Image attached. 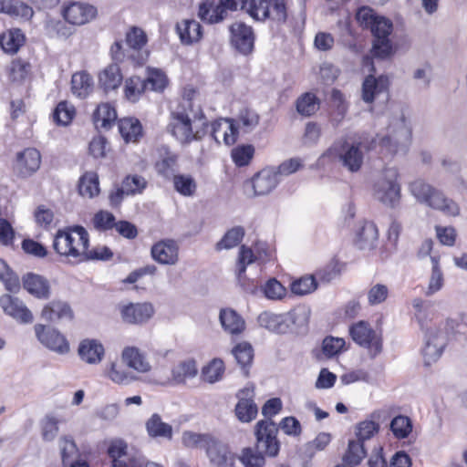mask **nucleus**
<instances>
[{
  "instance_id": "obj_1",
  "label": "nucleus",
  "mask_w": 467,
  "mask_h": 467,
  "mask_svg": "<svg viewBox=\"0 0 467 467\" xmlns=\"http://www.w3.org/2000/svg\"><path fill=\"white\" fill-rule=\"evenodd\" d=\"M182 111L173 112L168 126L169 131L182 143L202 139L208 132L209 124L199 105L184 98Z\"/></svg>"
},
{
  "instance_id": "obj_2",
  "label": "nucleus",
  "mask_w": 467,
  "mask_h": 467,
  "mask_svg": "<svg viewBox=\"0 0 467 467\" xmlns=\"http://www.w3.org/2000/svg\"><path fill=\"white\" fill-rule=\"evenodd\" d=\"M358 24L369 28L373 40L372 52L377 57L386 58L392 55L393 46L389 36L393 31V24L389 18L379 16L372 8L362 6L356 14Z\"/></svg>"
},
{
  "instance_id": "obj_3",
  "label": "nucleus",
  "mask_w": 467,
  "mask_h": 467,
  "mask_svg": "<svg viewBox=\"0 0 467 467\" xmlns=\"http://www.w3.org/2000/svg\"><path fill=\"white\" fill-rule=\"evenodd\" d=\"M88 234L82 226H74L59 230L53 241V248L57 254L68 259L69 262L80 263L87 261Z\"/></svg>"
},
{
  "instance_id": "obj_4",
  "label": "nucleus",
  "mask_w": 467,
  "mask_h": 467,
  "mask_svg": "<svg viewBox=\"0 0 467 467\" xmlns=\"http://www.w3.org/2000/svg\"><path fill=\"white\" fill-rule=\"evenodd\" d=\"M310 311L306 306H296L289 312L275 314L270 311L262 312L257 322L261 327L275 334L299 332L309 319Z\"/></svg>"
},
{
  "instance_id": "obj_5",
  "label": "nucleus",
  "mask_w": 467,
  "mask_h": 467,
  "mask_svg": "<svg viewBox=\"0 0 467 467\" xmlns=\"http://www.w3.org/2000/svg\"><path fill=\"white\" fill-rule=\"evenodd\" d=\"M411 127L403 113L391 119L385 135H378L377 141L380 152L387 156H394L405 151L411 140Z\"/></svg>"
},
{
  "instance_id": "obj_6",
  "label": "nucleus",
  "mask_w": 467,
  "mask_h": 467,
  "mask_svg": "<svg viewBox=\"0 0 467 467\" xmlns=\"http://www.w3.org/2000/svg\"><path fill=\"white\" fill-rule=\"evenodd\" d=\"M410 192L416 200L430 208L442 212L447 215L456 216L460 213L458 204L421 179L410 184Z\"/></svg>"
},
{
  "instance_id": "obj_7",
  "label": "nucleus",
  "mask_w": 467,
  "mask_h": 467,
  "mask_svg": "<svg viewBox=\"0 0 467 467\" xmlns=\"http://www.w3.org/2000/svg\"><path fill=\"white\" fill-rule=\"evenodd\" d=\"M418 321L421 330L424 332V347L422 354L427 365L437 361L448 342V335L445 326H437L431 320H423L421 317H418Z\"/></svg>"
},
{
  "instance_id": "obj_8",
  "label": "nucleus",
  "mask_w": 467,
  "mask_h": 467,
  "mask_svg": "<svg viewBox=\"0 0 467 467\" xmlns=\"http://www.w3.org/2000/svg\"><path fill=\"white\" fill-rule=\"evenodd\" d=\"M399 172L394 167H388L376 178L373 184V195L380 202L394 206L400 197V186L398 182Z\"/></svg>"
},
{
  "instance_id": "obj_9",
  "label": "nucleus",
  "mask_w": 467,
  "mask_h": 467,
  "mask_svg": "<svg viewBox=\"0 0 467 467\" xmlns=\"http://www.w3.org/2000/svg\"><path fill=\"white\" fill-rule=\"evenodd\" d=\"M338 159L349 171L356 172L360 170L364 153L360 143H351L346 140H339L323 153L322 158Z\"/></svg>"
},
{
  "instance_id": "obj_10",
  "label": "nucleus",
  "mask_w": 467,
  "mask_h": 467,
  "mask_svg": "<svg viewBox=\"0 0 467 467\" xmlns=\"http://www.w3.org/2000/svg\"><path fill=\"white\" fill-rule=\"evenodd\" d=\"M278 427L272 420H261L254 426L256 449L268 457H275L280 451Z\"/></svg>"
},
{
  "instance_id": "obj_11",
  "label": "nucleus",
  "mask_w": 467,
  "mask_h": 467,
  "mask_svg": "<svg viewBox=\"0 0 467 467\" xmlns=\"http://www.w3.org/2000/svg\"><path fill=\"white\" fill-rule=\"evenodd\" d=\"M349 334L355 343L365 348L374 358L382 351V337L366 321H358L349 327Z\"/></svg>"
},
{
  "instance_id": "obj_12",
  "label": "nucleus",
  "mask_w": 467,
  "mask_h": 467,
  "mask_svg": "<svg viewBox=\"0 0 467 467\" xmlns=\"http://www.w3.org/2000/svg\"><path fill=\"white\" fill-rule=\"evenodd\" d=\"M248 14L255 20L270 18L284 22L286 19V8L284 0H250Z\"/></svg>"
},
{
  "instance_id": "obj_13",
  "label": "nucleus",
  "mask_w": 467,
  "mask_h": 467,
  "mask_svg": "<svg viewBox=\"0 0 467 467\" xmlns=\"http://www.w3.org/2000/svg\"><path fill=\"white\" fill-rule=\"evenodd\" d=\"M34 329L39 342L48 349L60 355L69 351L67 339L57 329L42 324L35 325Z\"/></svg>"
},
{
  "instance_id": "obj_14",
  "label": "nucleus",
  "mask_w": 467,
  "mask_h": 467,
  "mask_svg": "<svg viewBox=\"0 0 467 467\" xmlns=\"http://www.w3.org/2000/svg\"><path fill=\"white\" fill-rule=\"evenodd\" d=\"M121 320L130 325H142L147 323L154 315L152 304L130 303L119 306Z\"/></svg>"
},
{
  "instance_id": "obj_15",
  "label": "nucleus",
  "mask_w": 467,
  "mask_h": 467,
  "mask_svg": "<svg viewBox=\"0 0 467 467\" xmlns=\"http://www.w3.org/2000/svg\"><path fill=\"white\" fill-rule=\"evenodd\" d=\"M147 43V36L144 31L138 27H132L126 35V45L129 49L127 57L137 65L143 64L148 57L149 52L144 49Z\"/></svg>"
},
{
  "instance_id": "obj_16",
  "label": "nucleus",
  "mask_w": 467,
  "mask_h": 467,
  "mask_svg": "<svg viewBox=\"0 0 467 467\" xmlns=\"http://www.w3.org/2000/svg\"><path fill=\"white\" fill-rule=\"evenodd\" d=\"M254 389L251 385L244 387L238 394V402L234 411L237 419L242 422H250L258 413V408L254 401Z\"/></svg>"
},
{
  "instance_id": "obj_17",
  "label": "nucleus",
  "mask_w": 467,
  "mask_h": 467,
  "mask_svg": "<svg viewBox=\"0 0 467 467\" xmlns=\"http://www.w3.org/2000/svg\"><path fill=\"white\" fill-rule=\"evenodd\" d=\"M0 307L4 313L19 323L29 324L33 322V315L22 300L18 297L5 294L0 296Z\"/></svg>"
},
{
  "instance_id": "obj_18",
  "label": "nucleus",
  "mask_w": 467,
  "mask_h": 467,
  "mask_svg": "<svg viewBox=\"0 0 467 467\" xmlns=\"http://www.w3.org/2000/svg\"><path fill=\"white\" fill-rule=\"evenodd\" d=\"M205 452L213 467H234V453L227 444L214 437L210 441Z\"/></svg>"
},
{
  "instance_id": "obj_19",
  "label": "nucleus",
  "mask_w": 467,
  "mask_h": 467,
  "mask_svg": "<svg viewBox=\"0 0 467 467\" xmlns=\"http://www.w3.org/2000/svg\"><path fill=\"white\" fill-rule=\"evenodd\" d=\"M233 46L242 54L248 55L254 49V35L251 26L235 22L230 26Z\"/></svg>"
},
{
  "instance_id": "obj_20",
  "label": "nucleus",
  "mask_w": 467,
  "mask_h": 467,
  "mask_svg": "<svg viewBox=\"0 0 467 467\" xmlns=\"http://www.w3.org/2000/svg\"><path fill=\"white\" fill-rule=\"evenodd\" d=\"M40 163V152L36 149L27 148L17 153L14 170L18 176L26 178L34 174Z\"/></svg>"
},
{
  "instance_id": "obj_21",
  "label": "nucleus",
  "mask_w": 467,
  "mask_h": 467,
  "mask_svg": "<svg viewBox=\"0 0 467 467\" xmlns=\"http://www.w3.org/2000/svg\"><path fill=\"white\" fill-rule=\"evenodd\" d=\"M97 16V8L91 5L84 4L80 2L71 3L64 10L65 19L77 26H81L88 23L94 19Z\"/></svg>"
},
{
  "instance_id": "obj_22",
  "label": "nucleus",
  "mask_w": 467,
  "mask_h": 467,
  "mask_svg": "<svg viewBox=\"0 0 467 467\" xmlns=\"http://www.w3.org/2000/svg\"><path fill=\"white\" fill-rule=\"evenodd\" d=\"M154 261L161 265H173L179 260V247L173 240H162L152 245L150 250Z\"/></svg>"
},
{
  "instance_id": "obj_23",
  "label": "nucleus",
  "mask_w": 467,
  "mask_h": 467,
  "mask_svg": "<svg viewBox=\"0 0 467 467\" xmlns=\"http://www.w3.org/2000/svg\"><path fill=\"white\" fill-rule=\"evenodd\" d=\"M275 168L263 169L251 181L254 195H265L271 192L279 183Z\"/></svg>"
},
{
  "instance_id": "obj_24",
  "label": "nucleus",
  "mask_w": 467,
  "mask_h": 467,
  "mask_svg": "<svg viewBox=\"0 0 467 467\" xmlns=\"http://www.w3.org/2000/svg\"><path fill=\"white\" fill-rule=\"evenodd\" d=\"M122 362L129 368L139 373H148L151 370V365L146 354L137 347H126L121 352Z\"/></svg>"
},
{
  "instance_id": "obj_25",
  "label": "nucleus",
  "mask_w": 467,
  "mask_h": 467,
  "mask_svg": "<svg viewBox=\"0 0 467 467\" xmlns=\"http://www.w3.org/2000/svg\"><path fill=\"white\" fill-rule=\"evenodd\" d=\"M41 317L51 323L71 321L74 313L67 302L58 300L46 305L42 309Z\"/></svg>"
},
{
  "instance_id": "obj_26",
  "label": "nucleus",
  "mask_w": 467,
  "mask_h": 467,
  "mask_svg": "<svg viewBox=\"0 0 467 467\" xmlns=\"http://www.w3.org/2000/svg\"><path fill=\"white\" fill-rule=\"evenodd\" d=\"M123 81V75L119 66L112 63L99 74V87L105 93L117 90Z\"/></svg>"
},
{
  "instance_id": "obj_27",
  "label": "nucleus",
  "mask_w": 467,
  "mask_h": 467,
  "mask_svg": "<svg viewBox=\"0 0 467 467\" xmlns=\"http://www.w3.org/2000/svg\"><path fill=\"white\" fill-rule=\"evenodd\" d=\"M389 85V78L386 76H368L362 84V99L367 103H372L377 96L388 90Z\"/></svg>"
},
{
  "instance_id": "obj_28",
  "label": "nucleus",
  "mask_w": 467,
  "mask_h": 467,
  "mask_svg": "<svg viewBox=\"0 0 467 467\" xmlns=\"http://www.w3.org/2000/svg\"><path fill=\"white\" fill-rule=\"evenodd\" d=\"M78 355L88 364H99L103 359L105 349L97 339H83L78 346Z\"/></svg>"
},
{
  "instance_id": "obj_29",
  "label": "nucleus",
  "mask_w": 467,
  "mask_h": 467,
  "mask_svg": "<svg viewBox=\"0 0 467 467\" xmlns=\"http://www.w3.org/2000/svg\"><path fill=\"white\" fill-rule=\"evenodd\" d=\"M176 31L183 45L196 43L202 36V26L193 19H185L177 23Z\"/></svg>"
},
{
  "instance_id": "obj_30",
  "label": "nucleus",
  "mask_w": 467,
  "mask_h": 467,
  "mask_svg": "<svg viewBox=\"0 0 467 467\" xmlns=\"http://www.w3.org/2000/svg\"><path fill=\"white\" fill-rule=\"evenodd\" d=\"M24 288L32 296L39 299H47L50 296L48 281L36 274L29 273L23 278Z\"/></svg>"
},
{
  "instance_id": "obj_31",
  "label": "nucleus",
  "mask_w": 467,
  "mask_h": 467,
  "mask_svg": "<svg viewBox=\"0 0 467 467\" xmlns=\"http://www.w3.org/2000/svg\"><path fill=\"white\" fill-rule=\"evenodd\" d=\"M211 136L215 141L220 142L222 138L226 145H232L236 141V127L230 119H220L211 124Z\"/></svg>"
},
{
  "instance_id": "obj_32",
  "label": "nucleus",
  "mask_w": 467,
  "mask_h": 467,
  "mask_svg": "<svg viewBox=\"0 0 467 467\" xmlns=\"http://www.w3.org/2000/svg\"><path fill=\"white\" fill-rule=\"evenodd\" d=\"M219 319L223 330L230 335H239L245 329L244 318L232 308L221 309Z\"/></svg>"
},
{
  "instance_id": "obj_33",
  "label": "nucleus",
  "mask_w": 467,
  "mask_h": 467,
  "mask_svg": "<svg viewBox=\"0 0 467 467\" xmlns=\"http://www.w3.org/2000/svg\"><path fill=\"white\" fill-rule=\"evenodd\" d=\"M228 13L219 0L218 3L214 1H205L199 6V17L209 24H215L222 22L226 18Z\"/></svg>"
},
{
  "instance_id": "obj_34",
  "label": "nucleus",
  "mask_w": 467,
  "mask_h": 467,
  "mask_svg": "<svg viewBox=\"0 0 467 467\" xmlns=\"http://www.w3.org/2000/svg\"><path fill=\"white\" fill-rule=\"evenodd\" d=\"M158 152L159 160L155 163L157 172L167 179L173 177L177 168V156L165 146L159 148Z\"/></svg>"
},
{
  "instance_id": "obj_35",
  "label": "nucleus",
  "mask_w": 467,
  "mask_h": 467,
  "mask_svg": "<svg viewBox=\"0 0 467 467\" xmlns=\"http://www.w3.org/2000/svg\"><path fill=\"white\" fill-rule=\"evenodd\" d=\"M93 78L85 72H77L71 78V90L75 96L80 99H85L93 90Z\"/></svg>"
},
{
  "instance_id": "obj_36",
  "label": "nucleus",
  "mask_w": 467,
  "mask_h": 467,
  "mask_svg": "<svg viewBox=\"0 0 467 467\" xmlns=\"http://www.w3.org/2000/svg\"><path fill=\"white\" fill-rule=\"evenodd\" d=\"M367 451L361 441H349L343 462L336 467H355L366 457Z\"/></svg>"
},
{
  "instance_id": "obj_37",
  "label": "nucleus",
  "mask_w": 467,
  "mask_h": 467,
  "mask_svg": "<svg viewBox=\"0 0 467 467\" xmlns=\"http://www.w3.org/2000/svg\"><path fill=\"white\" fill-rule=\"evenodd\" d=\"M260 117L253 109H243L239 111L235 119H230V121L234 122L236 127V136L238 130H242L244 133L252 131L259 123Z\"/></svg>"
},
{
  "instance_id": "obj_38",
  "label": "nucleus",
  "mask_w": 467,
  "mask_h": 467,
  "mask_svg": "<svg viewBox=\"0 0 467 467\" xmlns=\"http://www.w3.org/2000/svg\"><path fill=\"white\" fill-rule=\"evenodd\" d=\"M378 236L376 225L373 223L368 222L363 224L358 233L356 244L359 249L371 250L376 246Z\"/></svg>"
},
{
  "instance_id": "obj_39",
  "label": "nucleus",
  "mask_w": 467,
  "mask_h": 467,
  "mask_svg": "<svg viewBox=\"0 0 467 467\" xmlns=\"http://www.w3.org/2000/svg\"><path fill=\"white\" fill-rule=\"evenodd\" d=\"M146 430L148 434L152 438L161 437L168 440H171L172 438L171 425L162 421L161 416L157 413L151 415L147 420Z\"/></svg>"
},
{
  "instance_id": "obj_40",
  "label": "nucleus",
  "mask_w": 467,
  "mask_h": 467,
  "mask_svg": "<svg viewBox=\"0 0 467 467\" xmlns=\"http://www.w3.org/2000/svg\"><path fill=\"white\" fill-rule=\"evenodd\" d=\"M25 36L20 29L13 28L0 36V46L6 53L14 54L23 46Z\"/></svg>"
},
{
  "instance_id": "obj_41",
  "label": "nucleus",
  "mask_w": 467,
  "mask_h": 467,
  "mask_svg": "<svg viewBox=\"0 0 467 467\" xmlns=\"http://www.w3.org/2000/svg\"><path fill=\"white\" fill-rule=\"evenodd\" d=\"M431 273L429 278V284L425 295L431 296L440 291L444 285L443 273L440 266V256L432 255L431 257Z\"/></svg>"
},
{
  "instance_id": "obj_42",
  "label": "nucleus",
  "mask_w": 467,
  "mask_h": 467,
  "mask_svg": "<svg viewBox=\"0 0 467 467\" xmlns=\"http://www.w3.org/2000/svg\"><path fill=\"white\" fill-rule=\"evenodd\" d=\"M232 353L244 371L245 376H248V368H250L254 359V348L248 342H242L237 344L232 350Z\"/></svg>"
},
{
  "instance_id": "obj_43",
  "label": "nucleus",
  "mask_w": 467,
  "mask_h": 467,
  "mask_svg": "<svg viewBox=\"0 0 467 467\" xmlns=\"http://www.w3.org/2000/svg\"><path fill=\"white\" fill-rule=\"evenodd\" d=\"M99 176L94 171L85 172L78 182V192L84 197L93 198L99 193Z\"/></svg>"
},
{
  "instance_id": "obj_44",
  "label": "nucleus",
  "mask_w": 467,
  "mask_h": 467,
  "mask_svg": "<svg viewBox=\"0 0 467 467\" xmlns=\"http://www.w3.org/2000/svg\"><path fill=\"white\" fill-rule=\"evenodd\" d=\"M117 119V112L109 103L98 106L93 115V120L97 129L108 130Z\"/></svg>"
},
{
  "instance_id": "obj_45",
  "label": "nucleus",
  "mask_w": 467,
  "mask_h": 467,
  "mask_svg": "<svg viewBox=\"0 0 467 467\" xmlns=\"http://www.w3.org/2000/svg\"><path fill=\"white\" fill-rule=\"evenodd\" d=\"M106 376L114 383L119 385H129L136 380L138 377L127 368L116 362L110 363L106 371Z\"/></svg>"
},
{
  "instance_id": "obj_46",
  "label": "nucleus",
  "mask_w": 467,
  "mask_h": 467,
  "mask_svg": "<svg viewBox=\"0 0 467 467\" xmlns=\"http://www.w3.org/2000/svg\"><path fill=\"white\" fill-rule=\"evenodd\" d=\"M119 130L126 142L137 141L142 132L140 122L133 118L119 119Z\"/></svg>"
},
{
  "instance_id": "obj_47",
  "label": "nucleus",
  "mask_w": 467,
  "mask_h": 467,
  "mask_svg": "<svg viewBox=\"0 0 467 467\" xmlns=\"http://www.w3.org/2000/svg\"><path fill=\"white\" fill-rule=\"evenodd\" d=\"M198 368L196 361L192 358L179 362L171 370L172 379L177 383H182L186 379L194 378Z\"/></svg>"
},
{
  "instance_id": "obj_48",
  "label": "nucleus",
  "mask_w": 467,
  "mask_h": 467,
  "mask_svg": "<svg viewBox=\"0 0 467 467\" xmlns=\"http://www.w3.org/2000/svg\"><path fill=\"white\" fill-rule=\"evenodd\" d=\"M62 463L67 466L75 461L79 460V451L74 440L68 436H63L58 441Z\"/></svg>"
},
{
  "instance_id": "obj_49",
  "label": "nucleus",
  "mask_w": 467,
  "mask_h": 467,
  "mask_svg": "<svg viewBox=\"0 0 467 467\" xmlns=\"http://www.w3.org/2000/svg\"><path fill=\"white\" fill-rule=\"evenodd\" d=\"M331 102L333 107L331 111V122L334 126H337L344 119L348 111V106L343 94L337 89L332 90Z\"/></svg>"
},
{
  "instance_id": "obj_50",
  "label": "nucleus",
  "mask_w": 467,
  "mask_h": 467,
  "mask_svg": "<svg viewBox=\"0 0 467 467\" xmlns=\"http://www.w3.org/2000/svg\"><path fill=\"white\" fill-rule=\"evenodd\" d=\"M145 90L147 84L140 77L132 76L125 80L124 95L128 100L136 102Z\"/></svg>"
},
{
  "instance_id": "obj_51",
  "label": "nucleus",
  "mask_w": 467,
  "mask_h": 467,
  "mask_svg": "<svg viewBox=\"0 0 467 467\" xmlns=\"http://www.w3.org/2000/svg\"><path fill=\"white\" fill-rule=\"evenodd\" d=\"M147 84V90L161 92L168 84V78L165 73L159 68H147V77L143 79Z\"/></svg>"
},
{
  "instance_id": "obj_52",
  "label": "nucleus",
  "mask_w": 467,
  "mask_h": 467,
  "mask_svg": "<svg viewBox=\"0 0 467 467\" xmlns=\"http://www.w3.org/2000/svg\"><path fill=\"white\" fill-rule=\"evenodd\" d=\"M319 109V100L315 94L306 92L296 100L297 112L305 117L314 115Z\"/></svg>"
},
{
  "instance_id": "obj_53",
  "label": "nucleus",
  "mask_w": 467,
  "mask_h": 467,
  "mask_svg": "<svg viewBox=\"0 0 467 467\" xmlns=\"http://www.w3.org/2000/svg\"><path fill=\"white\" fill-rule=\"evenodd\" d=\"M390 431L394 437L399 440L406 439L412 431L411 420L404 415H398L390 421Z\"/></svg>"
},
{
  "instance_id": "obj_54",
  "label": "nucleus",
  "mask_w": 467,
  "mask_h": 467,
  "mask_svg": "<svg viewBox=\"0 0 467 467\" xmlns=\"http://www.w3.org/2000/svg\"><path fill=\"white\" fill-rule=\"evenodd\" d=\"M213 437L209 434H201L193 431H186L182 433V444L191 449H203L208 447Z\"/></svg>"
},
{
  "instance_id": "obj_55",
  "label": "nucleus",
  "mask_w": 467,
  "mask_h": 467,
  "mask_svg": "<svg viewBox=\"0 0 467 467\" xmlns=\"http://www.w3.org/2000/svg\"><path fill=\"white\" fill-rule=\"evenodd\" d=\"M172 182L174 189L183 196H192L196 192L197 184L191 175H173Z\"/></svg>"
},
{
  "instance_id": "obj_56",
  "label": "nucleus",
  "mask_w": 467,
  "mask_h": 467,
  "mask_svg": "<svg viewBox=\"0 0 467 467\" xmlns=\"http://www.w3.org/2000/svg\"><path fill=\"white\" fill-rule=\"evenodd\" d=\"M244 235V230L241 226H236L223 235V237L216 244V249H231L239 244Z\"/></svg>"
},
{
  "instance_id": "obj_57",
  "label": "nucleus",
  "mask_w": 467,
  "mask_h": 467,
  "mask_svg": "<svg viewBox=\"0 0 467 467\" xmlns=\"http://www.w3.org/2000/svg\"><path fill=\"white\" fill-rule=\"evenodd\" d=\"M127 445L122 441H114L109 447L108 453L112 459V467H128Z\"/></svg>"
},
{
  "instance_id": "obj_58",
  "label": "nucleus",
  "mask_w": 467,
  "mask_h": 467,
  "mask_svg": "<svg viewBox=\"0 0 467 467\" xmlns=\"http://www.w3.org/2000/svg\"><path fill=\"white\" fill-rule=\"evenodd\" d=\"M223 371L224 366L223 360L214 358L202 368V378L206 382L214 383L222 379Z\"/></svg>"
},
{
  "instance_id": "obj_59",
  "label": "nucleus",
  "mask_w": 467,
  "mask_h": 467,
  "mask_svg": "<svg viewBox=\"0 0 467 467\" xmlns=\"http://www.w3.org/2000/svg\"><path fill=\"white\" fill-rule=\"evenodd\" d=\"M0 280L4 283L6 290L16 293L20 289L18 276L14 274L6 263L0 258Z\"/></svg>"
},
{
  "instance_id": "obj_60",
  "label": "nucleus",
  "mask_w": 467,
  "mask_h": 467,
  "mask_svg": "<svg viewBox=\"0 0 467 467\" xmlns=\"http://www.w3.org/2000/svg\"><path fill=\"white\" fill-rule=\"evenodd\" d=\"M239 460L244 467H264L265 462L264 454L252 448L243 449Z\"/></svg>"
},
{
  "instance_id": "obj_61",
  "label": "nucleus",
  "mask_w": 467,
  "mask_h": 467,
  "mask_svg": "<svg viewBox=\"0 0 467 467\" xmlns=\"http://www.w3.org/2000/svg\"><path fill=\"white\" fill-rule=\"evenodd\" d=\"M317 284L313 275L304 276L291 284V291L297 296H305L317 289Z\"/></svg>"
},
{
  "instance_id": "obj_62",
  "label": "nucleus",
  "mask_w": 467,
  "mask_h": 467,
  "mask_svg": "<svg viewBox=\"0 0 467 467\" xmlns=\"http://www.w3.org/2000/svg\"><path fill=\"white\" fill-rule=\"evenodd\" d=\"M254 148L252 145L237 146L232 150V159L237 166H245L252 160Z\"/></svg>"
},
{
  "instance_id": "obj_63",
  "label": "nucleus",
  "mask_w": 467,
  "mask_h": 467,
  "mask_svg": "<svg viewBox=\"0 0 467 467\" xmlns=\"http://www.w3.org/2000/svg\"><path fill=\"white\" fill-rule=\"evenodd\" d=\"M379 431V424L373 420H365L356 427V435L362 442L370 439Z\"/></svg>"
},
{
  "instance_id": "obj_64",
  "label": "nucleus",
  "mask_w": 467,
  "mask_h": 467,
  "mask_svg": "<svg viewBox=\"0 0 467 467\" xmlns=\"http://www.w3.org/2000/svg\"><path fill=\"white\" fill-rule=\"evenodd\" d=\"M59 420L53 416L47 415L41 421V434L44 441H53L58 433Z\"/></svg>"
}]
</instances>
